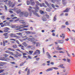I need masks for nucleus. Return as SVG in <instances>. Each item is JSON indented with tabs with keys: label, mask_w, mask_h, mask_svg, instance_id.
<instances>
[{
	"label": "nucleus",
	"mask_w": 75,
	"mask_h": 75,
	"mask_svg": "<svg viewBox=\"0 0 75 75\" xmlns=\"http://www.w3.org/2000/svg\"><path fill=\"white\" fill-rule=\"evenodd\" d=\"M27 40L28 41H29L30 42H32V44H36V47H38V46H39V45H40V43L39 42H37L36 43V41H37V40H35V38H26V39H24L23 40Z\"/></svg>",
	"instance_id": "nucleus-1"
},
{
	"label": "nucleus",
	"mask_w": 75,
	"mask_h": 75,
	"mask_svg": "<svg viewBox=\"0 0 75 75\" xmlns=\"http://www.w3.org/2000/svg\"><path fill=\"white\" fill-rule=\"evenodd\" d=\"M28 10L30 13V14H29L30 16H31V14H32V13H33L34 14V15H35V16H36L37 17H40V16L38 15V13L36 12H38V11H35L34 10H32L30 8H28Z\"/></svg>",
	"instance_id": "nucleus-2"
},
{
	"label": "nucleus",
	"mask_w": 75,
	"mask_h": 75,
	"mask_svg": "<svg viewBox=\"0 0 75 75\" xmlns=\"http://www.w3.org/2000/svg\"><path fill=\"white\" fill-rule=\"evenodd\" d=\"M3 55L4 57H3L2 59H1V60L2 61H8V60H10V59L8 58V56H9V55L6 54H3Z\"/></svg>",
	"instance_id": "nucleus-3"
},
{
	"label": "nucleus",
	"mask_w": 75,
	"mask_h": 75,
	"mask_svg": "<svg viewBox=\"0 0 75 75\" xmlns=\"http://www.w3.org/2000/svg\"><path fill=\"white\" fill-rule=\"evenodd\" d=\"M41 52L40 50H37L34 53V55H40Z\"/></svg>",
	"instance_id": "nucleus-4"
},
{
	"label": "nucleus",
	"mask_w": 75,
	"mask_h": 75,
	"mask_svg": "<svg viewBox=\"0 0 75 75\" xmlns=\"http://www.w3.org/2000/svg\"><path fill=\"white\" fill-rule=\"evenodd\" d=\"M47 55L48 58L49 59H51V58H52V57L51 55H50V54L49 52H47Z\"/></svg>",
	"instance_id": "nucleus-5"
},
{
	"label": "nucleus",
	"mask_w": 75,
	"mask_h": 75,
	"mask_svg": "<svg viewBox=\"0 0 75 75\" xmlns=\"http://www.w3.org/2000/svg\"><path fill=\"white\" fill-rule=\"evenodd\" d=\"M9 30H10V28L6 27L5 28V29L4 30V33H7V32H8V31Z\"/></svg>",
	"instance_id": "nucleus-6"
},
{
	"label": "nucleus",
	"mask_w": 75,
	"mask_h": 75,
	"mask_svg": "<svg viewBox=\"0 0 75 75\" xmlns=\"http://www.w3.org/2000/svg\"><path fill=\"white\" fill-rule=\"evenodd\" d=\"M24 15L25 17H27L28 16V15H29V13H28V12H25L24 13Z\"/></svg>",
	"instance_id": "nucleus-7"
},
{
	"label": "nucleus",
	"mask_w": 75,
	"mask_h": 75,
	"mask_svg": "<svg viewBox=\"0 0 75 75\" xmlns=\"http://www.w3.org/2000/svg\"><path fill=\"white\" fill-rule=\"evenodd\" d=\"M45 16H44L43 17H42V20L43 21H47V18L44 17Z\"/></svg>",
	"instance_id": "nucleus-8"
},
{
	"label": "nucleus",
	"mask_w": 75,
	"mask_h": 75,
	"mask_svg": "<svg viewBox=\"0 0 75 75\" xmlns=\"http://www.w3.org/2000/svg\"><path fill=\"white\" fill-rule=\"evenodd\" d=\"M5 52H6V53H8V54H11L12 55H14V53H13L11 52H9V51H8V50L6 51Z\"/></svg>",
	"instance_id": "nucleus-9"
},
{
	"label": "nucleus",
	"mask_w": 75,
	"mask_h": 75,
	"mask_svg": "<svg viewBox=\"0 0 75 75\" xmlns=\"http://www.w3.org/2000/svg\"><path fill=\"white\" fill-rule=\"evenodd\" d=\"M70 9H71V8H67L66 10L63 11V12H64V13H68V12L69 11V10Z\"/></svg>",
	"instance_id": "nucleus-10"
},
{
	"label": "nucleus",
	"mask_w": 75,
	"mask_h": 75,
	"mask_svg": "<svg viewBox=\"0 0 75 75\" xmlns=\"http://www.w3.org/2000/svg\"><path fill=\"white\" fill-rule=\"evenodd\" d=\"M21 11V10L20 9H19V11H18V13H20V16H23V15H24V13L22 12H20Z\"/></svg>",
	"instance_id": "nucleus-11"
},
{
	"label": "nucleus",
	"mask_w": 75,
	"mask_h": 75,
	"mask_svg": "<svg viewBox=\"0 0 75 75\" xmlns=\"http://www.w3.org/2000/svg\"><path fill=\"white\" fill-rule=\"evenodd\" d=\"M3 24V23H0V25H1V27H4L5 26V24Z\"/></svg>",
	"instance_id": "nucleus-12"
},
{
	"label": "nucleus",
	"mask_w": 75,
	"mask_h": 75,
	"mask_svg": "<svg viewBox=\"0 0 75 75\" xmlns=\"http://www.w3.org/2000/svg\"><path fill=\"white\" fill-rule=\"evenodd\" d=\"M24 20H21L19 21V22L21 23H22V24H24L25 23V22H24Z\"/></svg>",
	"instance_id": "nucleus-13"
},
{
	"label": "nucleus",
	"mask_w": 75,
	"mask_h": 75,
	"mask_svg": "<svg viewBox=\"0 0 75 75\" xmlns=\"http://www.w3.org/2000/svg\"><path fill=\"white\" fill-rule=\"evenodd\" d=\"M13 47L14 48H18V46H17V45H14L13 46Z\"/></svg>",
	"instance_id": "nucleus-14"
},
{
	"label": "nucleus",
	"mask_w": 75,
	"mask_h": 75,
	"mask_svg": "<svg viewBox=\"0 0 75 75\" xmlns=\"http://www.w3.org/2000/svg\"><path fill=\"white\" fill-rule=\"evenodd\" d=\"M28 27V25L25 26L23 27H21V28H20L19 29H16V30H20V28H25V27Z\"/></svg>",
	"instance_id": "nucleus-15"
},
{
	"label": "nucleus",
	"mask_w": 75,
	"mask_h": 75,
	"mask_svg": "<svg viewBox=\"0 0 75 75\" xmlns=\"http://www.w3.org/2000/svg\"><path fill=\"white\" fill-rule=\"evenodd\" d=\"M59 46H58L57 47V50L59 51L60 50H63V48H59Z\"/></svg>",
	"instance_id": "nucleus-16"
},
{
	"label": "nucleus",
	"mask_w": 75,
	"mask_h": 75,
	"mask_svg": "<svg viewBox=\"0 0 75 75\" xmlns=\"http://www.w3.org/2000/svg\"><path fill=\"white\" fill-rule=\"evenodd\" d=\"M33 52H34V51L32 50L29 51V54H30V55H32V54H33Z\"/></svg>",
	"instance_id": "nucleus-17"
},
{
	"label": "nucleus",
	"mask_w": 75,
	"mask_h": 75,
	"mask_svg": "<svg viewBox=\"0 0 75 75\" xmlns=\"http://www.w3.org/2000/svg\"><path fill=\"white\" fill-rule=\"evenodd\" d=\"M22 44L23 45L25 46V47H27V43H26L25 42H23Z\"/></svg>",
	"instance_id": "nucleus-18"
},
{
	"label": "nucleus",
	"mask_w": 75,
	"mask_h": 75,
	"mask_svg": "<svg viewBox=\"0 0 75 75\" xmlns=\"http://www.w3.org/2000/svg\"><path fill=\"white\" fill-rule=\"evenodd\" d=\"M46 18L48 19H49L50 18V16L47 14H46L45 15Z\"/></svg>",
	"instance_id": "nucleus-19"
},
{
	"label": "nucleus",
	"mask_w": 75,
	"mask_h": 75,
	"mask_svg": "<svg viewBox=\"0 0 75 75\" xmlns=\"http://www.w3.org/2000/svg\"><path fill=\"white\" fill-rule=\"evenodd\" d=\"M53 70V69L52 68H49L48 69L46 70V71L47 72H49V71H52Z\"/></svg>",
	"instance_id": "nucleus-20"
},
{
	"label": "nucleus",
	"mask_w": 75,
	"mask_h": 75,
	"mask_svg": "<svg viewBox=\"0 0 75 75\" xmlns=\"http://www.w3.org/2000/svg\"><path fill=\"white\" fill-rule=\"evenodd\" d=\"M54 18L53 19L54 21H56L57 20V15H55V16L54 17Z\"/></svg>",
	"instance_id": "nucleus-21"
},
{
	"label": "nucleus",
	"mask_w": 75,
	"mask_h": 75,
	"mask_svg": "<svg viewBox=\"0 0 75 75\" xmlns=\"http://www.w3.org/2000/svg\"><path fill=\"white\" fill-rule=\"evenodd\" d=\"M1 18L3 20H4V19H5V16H1Z\"/></svg>",
	"instance_id": "nucleus-22"
},
{
	"label": "nucleus",
	"mask_w": 75,
	"mask_h": 75,
	"mask_svg": "<svg viewBox=\"0 0 75 75\" xmlns=\"http://www.w3.org/2000/svg\"><path fill=\"white\" fill-rule=\"evenodd\" d=\"M31 6H34L35 5V2L34 1L31 2Z\"/></svg>",
	"instance_id": "nucleus-23"
},
{
	"label": "nucleus",
	"mask_w": 75,
	"mask_h": 75,
	"mask_svg": "<svg viewBox=\"0 0 75 75\" xmlns=\"http://www.w3.org/2000/svg\"><path fill=\"white\" fill-rule=\"evenodd\" d=\"M8 50H10V51H15V50L11 48H8Z\"/></svg>",
	"instance_id": "nucleus-24"
},
{
	"label": "nucleus",
	"mask_w": 75,
	"mask_h": 75,
	"mask_svg": "<svg viewBox=\"0 0 75 75\" xmlns=\"http://www.w3.org/2000/svg\"><path fill=\"white\" fill-rule=\"evenodd\" d=\"M30 74V69H29L27 71V75H29Z\"/></svg>",
	"instance_id": "nucleus-25"
},
{
	"label": "nucleus",
	"mask_w": 75,
	"mask_h": 75,
	"mask_svg": "<svg viewBox=\"0 0 75 75\" xmlns=\"http://www.w3.org/2000/svg\"><path fill=\"white\" fill-rule=\"evenodd\" d=\"M59 43H61V44H62L64 42V41L63 40H61L59 41Z\"/></svg>",
	"instance_id": "nucleus-26"
},
{
	"label": "nucleus",
	"mask_w": 75,
	"mask_h": 75,
	"mask_svg": "<svg viewBox=\"0 0 75 75\" xmlns=\"http://www.w3.org/2000/svg\"><path fill=\"white\" fill-rule=\"evenodd\" d=\"M35 3L37 5H38V6H39V4H40V3H39V2L37 1H35Z\"/></svg>",
	"instance_id": "nucleus-27"
},
{
	"label": "nucleus",
	"mask_w": 75,
	"mask_h": 75,
	"mask_svg": "<svg viewBox=\"0 0 75 75\" xmlns=\"http://www.w3.org/2000/svg\"><path fill=\"white\" fill-rule=\"evenodd\" d=\"M16 55H17L18 57H21L22 56V54H20L19 53H17L16 54Z\"/></svg>",
	"instance_id": "nucleus-28"
},
{
	"label": "nucleus",
	"mask_w": 75,
	"mask_h": 75,
	"mask_svg": "<svg viewBox=\"0 0 75 75\" xmlns=\"http://www.w3.org/2000/svg\"><path fill=\"white\" fill-rule=\"evenodd\" d=\"M16 34L17 35H18V36H20V35H21L22 34L21 33H16Z\"/></svg>",
	"instance_id": "nucleus-29"
},
{
	"label": "nucleus",
	"mask_w": 75,
	"mask_h": 75,
	"mask_svg": "<svg viewBox=\"0 0 75 75\" xmlns=\"http://www.w3.org/2000/svg\"><path fill=\"white\" fill-rule=\"evenodd\" d=\"M27 5H29V4H30V2L28 0L27 1Z\"/></svg>",
	"instance_id": "nucleus-30"
},
{
	"label": "nucleus",
	"mask_w": 75,
	"mask_h": 75,
	"mask_svg": "<svg viewBox=\"0 0 75 75\" xmlns=\"http://www.w3.org/2000/svg\"><path fill=\"white\" fill-rule=\"evenodd\" d=\"M9 35H10L11 37H14V34L12 33L9 34Z\"/></svg>",
	"instance_id": "nucleus-31"
},
{
	"label": "nucleus",
	"mask_w": 75,
	"mask_h": 75,
	"mask_svg": "<svg viewBox=\"0 0 75 75\" xmlns=\"http://www.w3.org/2000/svg\"><path fill=\"white\" fill-rule=\"evenodd\" d=\"M46 11H47L50 12L51 11V9L49 8H47L46 9Z\"/></svg>",
	"instance_id": "nucleus-32"
},
{
	"label": "nucleus",
	"mask_w": 75,
	"mask_h": 75,
	"mask_svg": "<svg viewBox=\"0 0 75 75\" xmlns=\"http://www.w3.org/2000/svg\"><path fill=\"white\" fill-rule=\"evenodd\" d=\"M52 68L54 69H58V68L56 67H52Z\"/></svg>",
	"instance_id": "nucleus-33"
},
{
	"label": "nucleus",
	"mask_w": 75,
	"mask_h": 75,
	"mask_svg": "<svg viewBox=\"0 0 75 75\" xmlns=\"http://www.w3.org/2000/svg\"><path fill=\"white\" fill-rule=\"evenodd\" d=\"M8 34V33H5L3 35H4V36H7Z\"/></svg>",
	"instance_id": "nucleus-34"
},
{
	"label": "nucleus",
	"mask_w": 75,
	"mask_h": 75,
	"mask_svg": "<svg viewBox=\"0 0 75 75\" xmlns=\"http://www.w3.org/2000/svg\"><path fill=\"white\" fill-rule=\"evenodd\" d=\"M4 70L3 69L0 70V74H1V72H4Z\"/></svg>",
	"instance_id": "nucleus-35"
},
{
	"label": "nucleus",
	"mask_w": 75,
	"mask_h": 75,
	"mask_svg": "<svg viewBox=\"0 0 75 75\" xmlns=\"http://www.w3.org/2000/svg\"><path fill=\"white\" fill-rule=\"evenodd\" d=\"M9 58H12L13 59V60H15V59L14 58V57L11 56H10Z\"/></svg>",
	"instance_id": "nucleus-36"
},
{
	"label": "nucleus",
	"mask_w": 75,
	"mask_h": 75,
	"mask_svg": "<svg viewBox=\"0 0 75 75\" xmlns=\"http://www.w3.org/2000/svg\"><path fill=\"white\" fill-rule=\"evenodd\" d=\"M45 4H47V6H50V5H49V4L48 3V2H47L45 1Z\"/></svg>",
	"instance_id": "nucleus-37"
},
{
	"label": "nucleus",
	"mask_w": 75,
	"mask_h": 75,
	"mask_svg": "<svg viewBox=\"0 0 75 75\" xmlns=\"http://www.w3.org/2000/svg\"><path fill=\"white\" fill-rule=\"evenodd\" d=\"M10 41H16V39H10Z\"/></svg>",
	"instance_id": "nucleus-38"
},
{
	"label": "nucleus",
	"mask_w": 75,
	"mask_h": 75,
	"mask_svg": "<svg viewBox=\"0 0 75 75\" xmlns=\"http://www.w3.org/2000/svg\"><path fill=\"white\" fill-rule=\"evenodd\" d=\"M65 27H66V26H65V25H62V26H61V28H65Z\"/></svg>",
	"instance_id": "nucleus-39"
},
{
	"label": "nucleus",
	"mask_w": 75,
	"mask_h": 75,
	"mask_svg": "<svg viewBox=\"0 0 75 75\" xmlns=\"http://www.w3.org/2000/svg\"><path fill=\"white\" fill-rule=\"evenodd\" d=\"M3 46H5L6 45V43H5V41H4L3 42Z\"/></svg>",
	"instance_id": "nucleus-40"
},
{
	"label": "nucleus",
	"mask_w": 75,
	"mask_h": 75,
	"mask_svg": "<svg viewBox=\"0 0 75 75\" xmlns=\"http://www.w3.org/2000/svg\"><path fill=\"white\" fill-rule=\"evenodd\" d=\"M40 13L41 14H44V11H40Z\"/></svg>",
	"instance_id": "nucleus-41"
},
{
	"label": "nucleus",
	"mask_w": 75,
	"mask_h": 75,
	"mask_svg": "<svg viewBox=\"0 0 75 75\" xmlns=\"http://www.w3.org/2000/svg\"><path fill=\"white\" fill-rule=\"evenodd\" d=\"M4 7L6 10H7V6H6V5H5Z\"/></svg>",
	"instance_id": "nucleus-42"
},
{
	"label": "nucleus",
	"mask_w": 75,
	"mask_h": 75,
	"mask_svg": "<svg viewBox=\"0 0 75 75\" xmlns=\"http://www.w3.org/2000/svg\"><path fill=\"white\" fill-rule=\"evenodd\" d=\"M28 58H29V59H32V58L31 57V56H30V55H28Z\"/></svg>",
	"instance_id": "nucleus-43"
},
{
	"label": "nucleus",
	"mask_w": 75,
	"mask_h": 75,
	"mask_svg": "<svg viewBox=\"0 0 75 75\" xmlns=\"http://www.w3.org/2000/svg\"><path fill=\"white\" fill-rule=\"evenodd\" d=\"M6 25H9L10 24V23L9 22H6Z\"/></svg>",
	"instance_id": "nucleus-44"
},
{
	"label": "nucleus",
	"mask_w": 75,
	"mask_h": 75,
	"mask_svg": "<svg viewBox=\"0 0 75 75\" xmlns=\"http://www.w3.org/2000/svg\"><path fill=\"white\" fill-rule=\"evenodd\" d=\"M24 63H23V62L21 64H20V66L21 67V66H22V65H24Z\"/></svg>",
	"instance_id": "nucleus-45"
},
{
	"label": "nucleus",
	"mask_w": 75,
	"mask_h": 75,
	"mask_svg": "<svg viewBox=\"0 0 75 75\" xmlns=\"http://www.w3.org/2000/svg\"><path fill=\"white\" fill-rule=\"evenodd\" d=\"M16 51H19L20 52H22V53H23V52H21V51H20V50H19V49H16Z\"/></svg>",
	"instance_id": "nucleus-46"
},
{
	"label": "nucleus",
	"mask_w": 75,
	"mask_h": 75,
	"mask_svg": "<svg viewBox=\"0 0 75 75\" xmlns=\"http://www.w3.org/2000/svg\"><path fill=\"white\" fill-rule=\"evenodd\" d=\"M40 59V57L37 58H36V60L37 61H39Z\"/></svg>",
	"instance_id": "nucleus-47"
},
{
	"label": "nucleus",
	"mask_w": 75,
	"mask_h": 75,
	"mask_svg": "<svg viewBox=\"0 0 75 75\" xmlns=\"http://www.w3.org/2000/svg\"><path fill=\"white\" fill-rule=\"evenodd\" d=\"M25 33H28V34H31V32H30V31H25Z\"/></svg>",
	"instance_id": "nucleus-48"
},
{
	"label": "nucleus",
	"mask_w": 75,
	"mask_h": 75,
	"mask_svg": "<svg viewBox=\"0 0 75 75\" xmlns=\"http://www.w3.org/2000/svg\"><path fill=\"white\" fill-rule=\"evenodd\" d=\"M51 1H52L53 3H55V1H56V0H51Z\"/></svg>",
	"instance_id": "nucleus-49"
},
{
	"label": "nucleus",
	"mask_w": 75,
	"mask_h": 75,
	"mask_svg": "<svg viewBox=\"0 0 75 75\" xmlns=\"http://www.w3.org/2000/svg\"><path fill=\"white\" fill-rule=\"evenodd\" d=\"M67 62H68L69 63V62H70V61H71V59H67Z\"/></svg>",
	"instance_id": "nucleus-50"
},
{
	"label": "nucleus",
	"mask_w": 75,
	"mask_h": 75,
	"mask_svg": "<svg viewBox=\"0 0 75 75\" xmlns=\"http://www.w3.org/2000/svg\"><path fill=\"white\" fill-rule=\"evenodd\" d=\"M16 42L18 44H20V42H19V41L18 40H16Z\"/></svg>",
	"instance_id": "nucleus-51"
},
{
	"label": "nucleus",
	"mask_w": 75,
	"mask_h": 75,
	"mask_svg": "<svg viewBox=\"0 0 75 75\" xmlns=\"http://www.w3.org/2000/svg\"><path fill=\"white\" fill-rule=\"evenodd\" d=\"M59 53H63V54H64V52H63L62 51H59Z\"/></svg>",
	"instance_id": "nucleus-52"
},
{
	"label": "nucleus",
	"mask_w": 75,
	"mask_h": 75,
	"mask_svg": "<svg viewBox=\"0 0 75 75\" xmlns=\"http://www.w3.org/2000/svg\"><path fill=\"white\" fill-rule=\"evenodd\" d=\"M23 56L26 55H27V53H23Z\"/></svg>",
	"instance_id": "nucleus-53"
},
{
	"label": "nucleus",
	"mask_w": 75,
	"mask_h": 75,
	"mask_svg": "<svg viewBox=\"0 0 75 75\" xmlns=\"http://www.w3.org/2000/svg\"><path fill=\"white\" fill-rule=\"evenodd\" d=\"M39 6H40V7H42V4H41V3H40L39 4Z\"/></svg>",
	"instance_id": "nucleus-54"
},
{
	"label": "nucleus",
	"mask_w": 75,
	"mask_h": 75,
	"mask_svg": "<svg viewBox=\"0 0 75 75\" xmlns=\"http://www.w3.org/2000/svg\"><path fill=\"white\" fill-rule=\"evenodd\" d=\"M50 64H51V65H54V62H51L50 63Z\"/></svg>",
	"instance_id": "nucleus-55"
},
{
	"label": "nucleus",
	"mask_w": 75,
	"mask_h": 75,
	"mask_svg": "<svg viewBox=\"0 0 75 75\" xmlns=\"http://www.w3.org/2000/svg\"><path fill=\"white\" fill-rule=\"evenodd\" d=\"M65 24H66V25H69V23H68V21H67L65 23Z\"/></svg>",
	"instance_id": "nucleus-56"
},
{
	"label": "nucleus",
	"mask_w": 75,
	"mask_h": 75,
	"mask_svg": "<svg viewBox=\"0 0 75 75\" xmlns=\"http://www.w3.org/2000/svg\"><path fill=\"white\" fill-rule=\"evenodd\" d=\"M43 54H45V51L44 50V48H43Z\"/></svg>",
	"instance_id": "nucleus-57"
},
{
	"label": "nucleus",
	"mask_w": 75,
	"mask_h": 75,
	"mask_svg": "<svg viewBox=\"0 0 75 75\" xmlns=\"http://www.w3.org/2000/svg\"><path fill=\"white\" fill-rule=\"evenodd\" d=\"M31 34H35V32H31Z\"/></svg>",
	"instance_id": "nucleus-58"
},
{
	"label": "nucleus",
	"mask_w": 75,
	"mask_h": 75,
	"mask_svg": "<svg viewBox=\"0 0 75 75\" xmlns=\"http://www.w3.org/2000/svg\"><path fill=\"white\" fill-rule=\"evenodd\" d=\"M22 5V4H19L17 6L18 7V6H21Z\"/></svg>",
	"instance_id": "nucleus-59"
},
{
	"label": "nucleus",
	"mask_w": 75,
	"mask_h": 75,
	"mask_svg": "<svg viewBox=\"0 0 75 75\" xmlns=\"http://www.w3.org/2000/svg\"><path fill=\"white\" fill-rule=\"evenodd\" d=\"M9 12H10V13H11V14H13V11H9Z\"/></svg>",
	"instance_id": "nucleus-60"
},
{
	"label": "nucleus",
	"mask_w": 75,
	"mask_h": 75,
	"mask_svg": "<svg viewBox=\"0 0 75 75\" xmlns=\"http://www.w3.org/2000/svg\"><path fill=\"white\" fill-rule=\"evenodd\" d=\"M14 57H15L16 58H18V56L17 55H16V54H15Z\"/></svg>",
	"instance_id": "nucleus-61"
},
{
	"label": "nucleus",
	"mask_w": 75,
	"mask_h": 75,
	"mask_svg": "<svg viewBox=\"0 0 75 75\" xmlns=\"http://www.w3.org/2000/svg\"><path fill=\"white\" fill-rule=\"evenodd\" d=\"M52 7L53 8H55V6H54L53 4L52 5Z\"/></svg>",
	"instance_id": "nucleus-62"
},
{
	"label": "nucleus",
	"mask_w": 75,
	"mask_h": 75,
	"mask_svg": "<svg viewBox=\"0 0 75 75\" xmlns=\"http://www.w3.org/2000/svg\"><path fill=\"white\" fill-rule=\"evenodd\" d=\"M10 19H11V18H9L8 17H7L6 18V19L8 20H10Z\"/></svg>",
	"instance_id": "nucleus-63"
},
{
	"label": "nucleus",
	"mask_w": 75,
	"mask_h": 75,
	"mask_svg": "<svg viewBox=\"0 0 75 75\" xmlns=\"http://www.w3.org/2000/svg\"><path fill=\"white\" fill-rule=\"evenodd\" d=\"M32 47V46L30 45H29L28 46V48H31Z\"/></svg>",
	"instance_id": "nucleus-64"
}]
</instances>
